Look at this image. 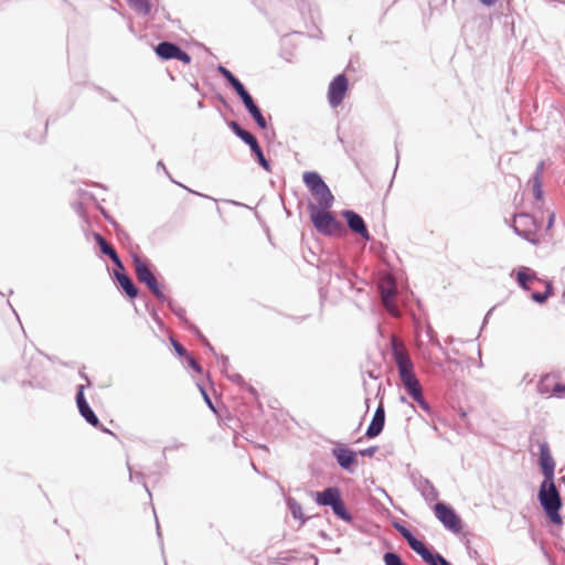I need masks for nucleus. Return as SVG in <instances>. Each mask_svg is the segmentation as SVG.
<instances>
[{"label":"nucleus","instance_id":"5701e85b","mask_svg":"<svg viewBox=\"0 0 565 565\" xmlns=\"http://www.w3.org/2000/svg\"><path fill=\"white\" fill-rule=\"evenodd\" d=\"M556 382V375L546 374L542 376L537 384V392L546 397L553 396L554 384Z\"/></svg>","mask_w":565,"mask_h":565},{"label":"nucleus","instance_id":"5fc2aeb1","mask_svg":"<svg viewBox=\"0 0 565 565\" xmlns=\"http://www.w3.org/2000/svg\"><path fill=\"white\" fill-rule=\"evenodd\" d=\"M157 168L161 169L168 177H170V174H169V172H168V170H167V168H166V166H164V163L162 161H159L157 163Z\"/></svg>","mask_w":565,"mask_h":565},{"label":"nucleus","instance_id":"a878e982","mask_svg":"<svg viewBox=\"0 0 565 565\" xmlns=\"http://www.w3.org/2000/svg\"><path fill=\"white\" fill-rule=\"evenodd\" d=\"M287 505L292 518L299 520L300 524L303 525L307 522L308 518L303 515L300 503H298L295 499L289 498L287 500Z\"/></svg>","mask_w":565,"mask_h":565},{"label":"nucleus","instance_id":"412c9836","mask_svg":"<svg viewBox=\"0 0 565 565\" xmlns=\"http://www.w3.org/2000/svg\"><path fill=\"white\" fill-rule=\"evenodd\" d=\"M416 487L426 501L433 502L438 499V491L428 479H420Z\"/></svg>","mask_w":565,"mask_h":565},{"label":"nucleus","instance_id":"f03ea898","mask_svg":"<svg viewBox=\"0 0 565 565\" xmlns=\"http://www.w3.org/2000/svg\"><path fill=\"white\" fill-rule=\"evenodd\" d=\"M393 356L397 365L401 381L406 391L420 385L414 373V365L407 354H405L398 347L397 343L393 342Z\"/></svg>","mask_w":565,"mask_h":565},{"label":"nucleus","instance_id":"473e14b6","mask_svg":"<svg viewBox=\"0 0 565 565\" xmlns=\"http://www.w3.org/2000/svg\"><path fill=\"white\" fill-rule=\"evenodd\" d=\"M166 301H168V306L170 307V309L173 311V313L179 319H181L184 322H188L186 317H185L186 316V310L182 306L177 305L172 299H168L167 298Z\"/></svg>","mask_w":565,"mask_h":565},{"label":"nucleus","instance_id":"f257e3e1","mask_svg":"<svg viewBox=\"0 0 565 565\" xmlns=\"http://www.w3.org/2000/svg\"><path fill=\"white\" fill-rule=\"evenodd\" d=\"M539 501L551 522L561 524L562 518L559 509L562 507V500L554 480L542 481L539 491Z\"/></svg>","mask_w":565,"mask_h":565},{"label":"nucleus","instance_id":"a19ab883","mask_svg":"<svg viewBox=\"0 0 565 565\" xmlns=\"http://www.w3.org/2000/svg\"><path fill=\"white\" fill-rule=\"evenodd\" d=\"M407 393L413 397V399L417 403L424 398L422 386L418 385L414 388L407 391Z\"/></svg>","mask_w":565,"mask_h":565},{"label":"nucleus","instance_id":"bb28decb","mask_svg":"<svg viewBox=\"0 0 565 565\" xmlns=\"http://www.w3.org/2000/svg\"><path fill=\"white\" fill-rule=\"evenodd\" d=\"M409 547L416 552L422 558L424 556H428L430 557V550L422 542L419 541L417 537H415V535H413L408 541H407Z\"/></svg>","mask_w":565,"mask_h":565},{"label":"nucleus","instance_id":"6ab92c4d","mask_svg":"<svg viewBox=\"0 0 565 565\" xmlns=\"http://www.w3.org/2000/svg\"><path fill=\"white\" fill-rule=\"evenodd\" d=\"M114 274L118 284L127 294V296L131 299L136 298L138 296V288L135 286L134 281L129 278V276L125 274V269L120 270L116 268Z\"/></svg>","mask_w":565,"mask_h":565},{"label":"nucleus","instance_id":"a18cd8bd","mask_svg":"<svg viewBox=\"0 0 565 565\" xmlns=\"http://www.w3.org/2000/svg\"><path fill=\"white\" fill-rule=\"evenodd\" d=\"M175 60H178L184 64H189L191 62V56L180 47V50L175 56Z\"/></svg>","mask_w":565,"mask_h":565},{"label":"nucleus","instance_id":"de8ad7c7","mask_svg":"<svg viewBox=\"0 0 565 565\" xmlns=\"http://www.w3.org/2000/svg\"><path fill=\"white\" fill-rule=\"evenodd\" d=\"M563 393H565V384H561L558 382H555L554 390H553V395H559V394H563Z\"/></svg>","mask_w":565,"mask_h":565},{"label":"nucleus","instance_id":"3c124183","mask_svg":"<svg viewBox=\"0 0 565 565\" xmlns=\"http://www.w3.org/2000/svg\"><path fill=\"white\" fill-rule=\"evenodd\" d=\"M227 377L232 381V382H235V383H241L243 381V377L237 374V373H234V374H226Z\"/></svg>","mask_w":565,"mask_h":565},{"label":"nucleus","instance_id":"cd10ccee","mask_svg":"<svg viewBox=\"0 0 565 565\" xmlns=\"http://www.w3.org/2000/svg\"><path fill=\"white\" fill-rule=\"evenodd\" d=\"M130 7L142 15H148L151 11L149 0H128Z\"/></svg>","mask_w":565,"mask_h":565},{"label":"nucleus","instance_id":"1a4fd4ad","mask_svg":"<svg viewBox=\"0 0 565 565\" xmlns=\"http://www.w3.org/2000/svg\"><path fill=\"white\" fill-rule=\"evenodd\" d=\"M84 385H79L77 387L76 393V404L79 414L82 417L92 426L97 427L99 424V419L97 415L94 413V411L90 408L89 404L87 403L85 395H84Z\"/></svg>","mask_w":565,"mask_h":565},{"label":"nucleus","instance_id":"58836bf2","mask_svg":"<svg viewBox=\"0 0 565 565\" xmlns=\"http://www.w3.org/2000/svg\"><path fill=\"white\" fill-rule=\"evenodd\" d=\"M190 328L203 341V343L207 348V350H210L215 356L218 355L214 351V348L209 343V341L203 337V334H201V332L199 331V329L195 326L191 324Z\"/></svg>","mask_w":565,"mask_h":565},{"label":"nucleus","instance_id":"4c0bfd02","mask_svg":"<svg viewBox=\"0 0 565 565\" xmlns=\"http://www.w3.org/2000/svg\"><path fill=\"white\" fill-rule=\"evenodd\" d=\"M239 98L247 111L253 109L255 106H257L249 93L242 95V97H239Z\"/></svg>","mask_w":565,"mask_h":565},{"label":"nucleus","instance_id":"9b49d317","mask_svg":"<svg viewBox=\"0 0 565 565\" xmlns=\"http://www.w3.org/2000/svg\"><path fill=\"white\" fill-rule=\"evenodd\" d=\"M540 466L544 476L543 481L554 480L555 461L550 454V447L546 443L540 444Z\"/></svg>","mask_w":565,"mask_h":565},{"label":"nucleus","instance_id":"0eeeda50","mask_svg":"<svg viewBox=\"0 0 565 565\" xmlns=\"http://www.w3.org/2000/svg\"><path fill=\"white\" fill-rule=\"evenodd\" d=\"M435 514L438 521L450 532L459 534L462 530V523L455 510L443 502L435 504Z\"/></svg>","mask_w":565,"mask_h":565},{"label":"nucleus","instance_id":"c756f323","mask_svg":"<svg viewBox=\"0 0 565 565\" xmlns=\"http://www.w3.org/2000/svg\"><path fill=\"white\" fill-rule=\"evenodd\" d=\"M423 559L429 565H451L441 554L431 551L430 557L424 556Z\"/></svg>","mask_w":565,"mask_h":565},{"label":"nucleus","instance_id":"7ed1b4c3","mask_svg":"<svg viewBox=\"0 0 565 565\" xmlns=\"http://www.w3.org/2000/svg\"><path fill=\"white\" fill-rule=\"evenodd\" d=\"M308 210L311 222L318 232L332 235L341 228V223L330 213V209L313 207V204L309 203Z\"/></svg>","mask_w":565,"mask_h":565},{"label":"nucleus","instance_id":"b1692460","mask_svg":"<svg viewBox=\"0 0 565 565\" xmlns=\"http://www.w3.org/2000/svg\"><path fill=\"white\" fill-rule=\"evenodd\" d=\"M332 512L335 516H338L340 520L351 523L352 522V515L348 511L342 498H339L334 504L331 505Z\"/></svg>","mask_w":565,"mask_h":565},{"label":"nucleus","instance_id":"6e6d98bb","mask_svg":"<svg viewBox=\"0 0 565 565\" xmlns=\"http://www.w3.org/2000/svg\"><path fill=\"white\" fill-rule=\"evenodd\" d=\"M334 275H335V277H337V278L341 279V278L344 276V273H343V274H341V273H335Z\"/></svg>","mask_w":565,"mask_h":565},{"label":"nucleus","instance_id":"423d86ee","mask_svg":"<svg viewBox=\"0 0 565 565\" xmlns=\"http://www.w3.org/2000/svg\"><path fill=\"white\" fill-rule=\"evenodd\" d=\"M512 228L518 236L529 243L533 245L539 244V239L536 237V222L532 215L526 213L514 215Z\"/></svg>","mask_w":565,"mask_h":565},{"label":"nucleus","instance_id":"9d476101","mask_svg":"<svg viewBox=\"0 0 565 565\" xmlns=\"http://www.w3.org/2000/svg\"><path fill=\"white\" fill-rule=\"evenodd\" d=\"M342 215L345 218L347 224L352 232L359 234L362 238L366 241L371 239L365 222L361 215L351 210L343 211Z\"/></svg>","mask_w":565,"mask_h":565},{"label":"nucleus","instance_id":"4468645a","mask_svg":"<svg viewBox=\"0 0 565 565\" xmlns=\"http://www.w3.org/2000/svg\"><path fill=\"white\" fill-rule=\"evenodd\" d=\"M312 497L317 504L321 507H330L341 498V491L338 487H329L320 492H313Z\"/></svg>","mask_w":565,"mask_h":565},{"label":"nucleus","instance_id":"4be33fe9","mask_svg":"<svg viewBox=\"0 0 565 565\" xmlns=\"http://www.w3.org/2000/svg\"><path fill=\"white\" fill-rule=\"evenodd\" d=\"M303 182L306 186L309 189L310 193L315 190L321 189L327 183L321 178V175L318 172L315 171H307L303 173Z\"/></svg>","mask_w":565,"mask_h":565},{"label":"nucleus","instance_id":"ddd939ff","mask_svg":"<svg viewBox=\"0 0 565 565\" xmlns=\"http://www.w3.org/2000/svg\"><path fill=\"white\" fill-rule=\"evenodd\" d=\"M384 424H385V411H384L383 405L380 404L374 412V415H373L372 420L366 429L365 435L369 438H374V437L379 436L384 428Z\"/></svg>","mask_w":565,"mask_h":565},{"label":"nucleus","instance_id":"a211bd4d","mask_svg":"<svg viewBox=\"0 0 565 565\" xmlns=\"http://www.w3.org/2000/svg\"><path fill=\"white\" fill-rule=\"evenodd\" d=\"M249 146L252 153L256 157L258 164L266 171H270V162L265 158L257 139L249 134L244 140Z\"/></svg>","mask_w":565,"mask_h":565},{"label":"nucleus","instance_id":"aec40b11","mask_svg":"<svg viewBox=\"0 0 565 565\" xmlns=\"http://www.w3.org/2000/svg\"><path fill=\"white\" fill-rule=\"evenodd\" d=\"M179 50V45L168 41L160 42L154 49L156 54L164 61L175 60Z\"/></svg>","mask_w":565,"mask_h":565},{"label":"nucleus","instance_id":"4d7b16f0","mask_svg":"<svg viewBox=\"0 0 565 565\" xmlns=\"http://www.w3.org/2000/svg\"><path fill=\"white\" fill-rule=\"evenodd\" d=\"M156 526H157V530L159 531V523L158 522L156 523Z\"/></svg>","mask_w":565,"mask_h":565},{"label":"nucleus","instance_id":"f8f14e48","mask_svg":"<svg viewBox=\"0 0 565 565\" xmlns=\"http://www.w3.org/2000/svg\"><path fill=\"white\" fill-rule=\"evenodd\" d=\"M331 454L343 470L351 471V467L355 462L354 451L342 444H337Z\"/></svg>","mask_w":565,"mask_h":565},{"label":"nucleus","instance_id":"f704fd0d","mask_svg":"<svg viewBox=\"0 0 565 565\" xmlns=\"http://www.w3.org/2000/svg\"><path fill=\"white\" fill-rule=\"evenodd\" d=\"M385 565H405L401 556L394 552H386L383 556Z\"/></svg>","mask_w":565,"mask_h":565},{"label":"nucleus","instance_id":"dca6fc26","mask_svg":"<svg viewBox=\"0 0 565 565\" xmlns=\"http://www.w3.org/2000/svg\"><path fill=\"white\" fill-rule=\"evenodd\" d=\"M94 239L99 246L100 252L111 259L116 268L124 270V264L114 247L99 233H94Z\"/></svg>","mask_w":565,"mask_h":565},{"label":"nucleus","instance_id":"c85d7f7f","mask_svg":"<svg viewBox=\"0 0 565 565\" xmlns=\"http://www.w3.org/2000/svg\"><path fill=\"white\" fill-rule=\"evenodd\" d=\"M127 467H128V470H129V480L130 481H137L139 483H141L145 488V490L147 491L148 495L151 498V492L146 483V476L145 473L140 472V471H134L129 465V462L127 461Z\"/></svg>","mask_w":565,"mask_h":565},{"label":"nucleus","instance_id":"09e8293b","mask_svg":"<svg viewBox=\"0 0 565 565\" xmlns=\"http://www.w3.org/2000/svg\"><path fill=\"white\" fill-rule=\"evenodd\" d=\"M201 392H202L204 401H205L206 405L210 407V409H212L213 412H216V409H215L211 398L209 397L207 393L205 392V390L201 387Z\"/></svg>","mask_w":565,"mask_h":565},{"label":"nucleus","instance_id":"c9c22d12","mask_svg":"<svg viewBox=\"0 0 565 565\" xmlns=\"http://www.w3.org/2000/svg\"><path fill=\"white\" fill-rule=\"evenodd\" d=\"M217 72L227 81L228 84L236 78V76H234V74L223 65L217 66Z\"/></svg>","mask_w":565,"mask_h":565},{"label":"nucleus","instance_id":"79ce46f5","mask_svg":"<svg viewBox=\"0 0 565 565\" xmlns=\"http://www.w3.org/2000/svg\"><path fill=\"white\" fill-rule=\"evenodd\" d=\"M171 344L178 355L185 356V358H186V355H189L185 348L181 343L175 341L174 339H171Z\"/></svg>","mask_w":565,"mask_h":565},{"label":"nucleus","instance_id":"49530a36","mask_svg":"<svg viewBox=\"0 0 565 565\" xmlns=\"http://www.w3.org/2000/svg\"><path fill=\"white\" fill-rule=\"evenodd\" d=\"M376 450H377L376 446H371V447L360 450L359 454L361 456L372 457Z\"/></svg>","mask_w":565,"mask_h":565},{"label":"nucleus","instance_id":"37998d69","mask_svg":"<svg viewBox=\"0 0 565 565\" xmlns=\"http://www.w3.org/2000/svg\"><path fill=\"white\" fill-rule=\"evenodd\" d=\"M185 360H186L189 367H191L192 370H194L198 373L202 372V367L200 366L198 361L192 355H190V354L186 355Z\"/></svg>","mask_w":565,"mask_h":565},{"label":"nucleus","instance_id":"7c9ffc66","mask_svg":"<svg viewBox=\"0 0 565 565\" xmlns=\"http://www.w3.org/2000/svg\"><path fill=\"white\" fill-rule=\"evenodd\" d=\"M552 294V284L551 281H545V291L544 292H533L531 298L533 301L537 303H543L547 297Z\"/></svg>","mask_w":565,"mask_h":565},{"label":"nucleus","instance_id":"e433bc0d","mask_svg":"<svg viewBox=\"0 0 565 565\" xmlns=\"http://www.w3.org/2000/svg\"><path fill=\"white\" fill-rule=\"evenodd\" d=\"M230 85L234 88V90L239 97L248 93L237 77Z\"/></svg>","mask_w":565,"mask_h":565},{"label":"nucleus","instance_id":"ea45409f","mask_svg":"<svg viewBox=\"0 0 565 565\" xmlns=\"http://www.w3.org/2000/svg\"><path fill=\"white\" fill-rule=\"evenodd\" d=\"M394 527L396 531L406 540V542L414 535L411 530H408L406 526L395 523Z\"/></svg>","mask_w":565,"mask_h":565},{"label":"nucleus","instance_id":"8fccbe9b","mask_svg":"<svg viewBox=\"0 0 565 565\" xmlns=\"http://www.w3.org/2000/svg\"><path fill=\"white\" fill-rule=\"evenodd\" d=\"M418 406L424 411L426 412L427 414L430 413V406L429 404L426 402L425 398H423L422 401L417 402Z\"/></svg>","mask_w":565,"mask_h":565},{"label":"nucleus","instance_id":"2eb2a0df","mask_svg":"<svg viewBox=\"0 0 565 565\" xmlns=\"http://www.w3.org/2000/svg\"><path fill=\"white\" fill-rule=\"evenodd\" d=\"M545 168V162L541 160L534 170V173L531 178L532 181V190H533V196L536 201H542L544 196L543 191V172Z\"/></svg>","mask_w":565,"mask_h":565},{"label":"nucleus","instance_id":"603ef678","mask_svg":"<svg viewBox=\"0 0 565 565\" xmlns=\"http://www.w3.org/2000/svg\"><path fill=\"white\" fill-rule=\"evenodd\" d=\"M555 221V213L551 212L547 220V228H551Z\"/></svg>","mask_w":565,"mask_h":565},{"label":"nucleus","instance_id":"39448f33","mask_svg":"<svg viewBox=\"0 0 565 565\" xmlns=\"http://www.w3.org/2000/svg\"><path fill=\"white\" fill-rule=\"evenodd\" d=\"M132 262L138 280L145 284L158 300L166 301L167 296L161 290L157 278L150 270L148 264L143 262L138 255L132 256Z\"/></svg>","mask_w":565,"mask_h":565},{"label":"nucleus","instance_id":"2f4dec72","mask_svg":"<svg viewBox=\"0 0 565 565\" xmlns=\"http://www.w3.org/2000/svg\"><path fill=\"white\" fill-rule=\"evenodd\" d=\"M248 113L260 129H265L267 127L266 119L263 116L258 106H255L253 109L248 110Z\"/></svg>","mask_w":565,"mask_h":565},{"label":"nucleus","instance_id":"72a5a7b5","mask_svg":"<svg viewBox=\"0 0 565 565\" xmlns=\"http://www.w3.org/2000/svg\"><path fill=\"white\" fill-rule=\"evenodd\" d=\"M228 127L242 141L250 134L249 131L243 129L241 125L234 120L228 122Z\"/></svg>","mask_w":565,"mask_h":565},{"label":"nucleus","instance_id":"f3484780","mask_svg":"<svg viewBox=\"0 0 565 565\" xmlns=\"http://www.w3.org/2000/svg\"><path fill=\"white\" fill-rule=\"evenodd\" d=\"M311 194L313 195V198L316 200V203H312L313 207H319V209H331L332 207V205L334 203V196L327 184L324 186H322L321 189L315 190L313 192H311Z\"/></svg>","mask_w":565,"mask_h":565},{"label":"nucleus","instance_id":"393cba45","mask_svg":"<svg viewBox=\"0 0 565 565\" xmlns=\"http://www.w3.org/2000/svg\"><path fill=\"white\" fill-rule=\"evenodd\" d=\"M516 279H518V282L519 285L524 289V290H529L530 287L527 285L529 281L531 280H534V279H537L536 278V275L534 271H532L530 268L527 267H522L518 274H516Z\"/></svg>","mask_w":565,"mask_h":565},{"label":"nucleus","instance_id":"864d4df0","mask_svg":"<svg viewBox=\"0 0 565 565\" xmlns=\"http://www.w3.org/2000/svg\"><path fill=\"white\" fill-rule=\"evenodd\" d=\"M481 4L486 6V7H491L493 6L498 0H478Z\"/></svg>","mask_w":565,"mask_h":565},{"label":"nucleus","instance_id":"c03bdc74","mask_svg":"<svg viewBox=\"0 0 565 565\" xmlns=\"http://www.w3.org/2000/svg\"><path fill=\"white\" fill-rule=\"evenodd\" d=\"M216 359L218 360L220 362V365H221V369H222V372L227 374V371H228V366H230V361H228V358L225 356V355H216Z\"/></svg>","mask_w":565,"mask_h":565},{"label":"nucleus","instance_id":"20e7f679","mask_svg":"<svg viewBox=\"0 0 565 565\" xmlns=\"http://www.w3.org/2000/svg\"><path fill=\"white\" fill-rule=\"evenodd\" d=\"M381 301L384 308L394 317L399 316V310L394 301L397 294L396 280L390 274H383L377 281Z\"/></svg>","mask_w":565,"mask_h":565},{"label":"nucleus","instance_id":"6e6552de","mask_svg":"<svg viewBox=\"0 0 565 565\" xmlns=\"http://www.w3.org/2000/svg\"><path fill=\"white\" fill-rule=\"evenodd\" d=\"M348 89V78L343 74L337 75L329 85L328 100L331 107H338L344 98Z\"/></svg>","mask_w":565,"mask_h":565}]
</instances>
